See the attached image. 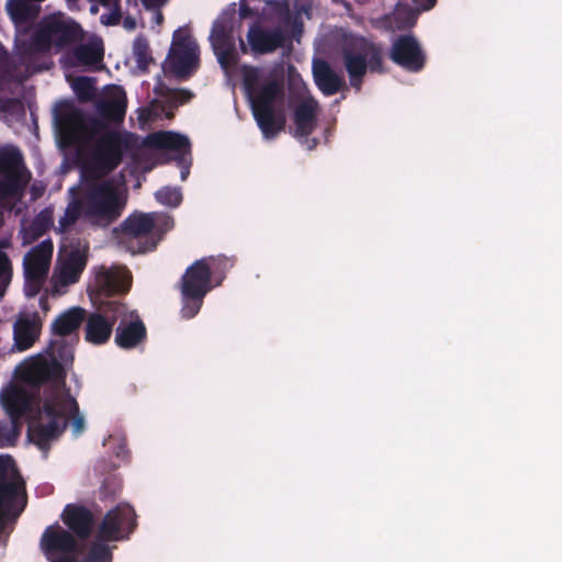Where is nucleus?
I'll list each match as a JSON object with an SVG mask.
<instances>
[{"label":"nucleus","mask_w":562,"mask_h":562,"mask_svg":"<svg viewBox=\"0 0 562 562\" xmlns=\"http://www.w3.org/2000/svg\"><path fill=\"white\" fill-rule=\"evenodd\" d=\"M86 318V310L82 307H72L60 314L52 324V330L59 337H65L75 333Z\"/></svg>","instance_id":"c85d7f7f"},{"label":"nucleus","mask_w":562,"mask_h":562,"mask_svg":"<svg viewBox=\"0 0 562 562\" xmlns=\"http://www.w3.org/2000/svg\"><path fill=\"white\" fill-rule=\"evenodd\" d=\"M172 116H173V114H172V113L167 114V119H171Z\"/></svg>","instance_id":"680f3d73"},{"label":"nucleus","mask_w":562,"mask_h":562,"mask_svg":"<svg viewBox=\"0 0 562 562\" xmlns=\"http://www.w3.org/2000/svg\"><path fill=\"white\" fill-rule=\"evenodd\" d=\"M227 266L225 257H204L186 269L179 281L182 318L191 319L199 314L206 294L221 284V281L212 283L213 276L224 272Z\"/></svg>","instance_id":"7ed1b4c3"},{"label":"nucleus","mask_w":562,"mask_h":562,"mask_svg":"<svg viewBox=\"0 0 562 562\" xmlns=\"http://www.w3.org/2000/svg\"><path fill=\"white\" fill-rule=\"evenodd\" d=\"M155 198L160 204L170 207H178L183 199L180 188L169 186L162 187L156 191Z\"/></svg>","instance_id":"4c0bfd02"},{"label":"nucleus","mask_w":562,"mask_h":562,"mask_svg":"<svg viewBox=\"0 0 562 562\" xmlns=\"http://www.w3.org/2000/svg\"><path fill=\"white\" fill-rule=\"evenodd\" d=\"M59 411L60 418H66L67 423L70 420V426L72 432L76 437H78L85 429V418L80 415L79 405L77 404V409L67 408L66 405H57Z\"/></svg>","instance_id":"58836bf2"},{"label":"nucleus","mask_w":562,"mask_h":562,"mask_svg":"<svg viewBox=\"0 0 562 562\" xmlns=\"http://www.w3.org/2000/svg\"><path fill=\"white\" fill-rule=\"evenodd\" d=\"M95 303L113 300L115 294H124L128 291L130 284L123 276L115 270H102L95 276Z\"/></svg>","instance_id":"393cba45"},{"label":"nucleus","mask_w":562,"mask_h":562,"mask_svg":"<svg viewBox=\"0 0 562 562\" xmlns=\"http://www.w3.org/2000/svg\"><path fill=\"white\" fill-rule=\"evenodd\" d=\"M235 10L223 12L213 23L210 42L220 65L227 68L235 64L234 44Z\"/></svg>","instance_id":"9d476101"},{"label":"nucleus","mask_w":562,"mask_h":562,"mask_svg":"<svg viewBox=\"0 0 562 562\" xmlns=\"http://www.w3.org/2000/svg\"><path fill=\"white\" fill-rule=\"evenodd\" d=\"M133 54L137 64V67L145 71L148 66L154 63V58L150 53L148 41L145 36L138 35L133 43Z\"/></svg>","instance_id":"f704fd0d"},{"label":"nucleus","mask_w":562,"mask_h":562,"mask_svg":"<svg viewBox=\"0 0 562 562\" xmlns=\"http://www.w3.org/2000/svg\"><path fill=\"white\" fill-rule=\"evenodd\" d=\"M144 145L154 149H168L178 154L177 162L181 169L180 178L184 181L190 173V161L186 156L191 154V144L187 136L172 131H158L148 134Z\"/></svg>","instance_id":"ddd939ff"},{"label":"nucleus","mask_w":562,"mask_h":562,"mask_svg":"<svg viewBox=\"0 0 562 562\" xmlns=\"http://www.w3.org/2000/svg\"><path fill=\"white\" fill-rule=\"evenodd\" d=\"M156 225V216L151 213H139L130 215L121 225L122 233L130 239V243H137V247L130 246L133 254L146 252L156 248L157 241H146L140 244L139 239L149 235Z\"/></svg>","instance_id":"a211bd4d"},{"label":"nucleus","mask_w":562,"mask_h":562,"mask_svg":"<svg viewBox=\"0 0 562 562\" xmlns=\"http://www.w3.org/2000/svg\"><path fill=\"white\" fill-rule=\"evenodd\" d=\"M115 329V344L122 349H133L143 344L147 338L145 324L135 311H128L117 319Z\"/></svg>","instance_id":"aec40b11"},{"label":"nucleus","mask_w":562,"mask_h":562,"mask_svg":"<svg viewBox=\"0 0 562 562\" xmlns=\"http://www.w3.org/2000/svg\"><path fill=\"white\" fill-rule=\"evenodd\" d=\"M103 112L112 120L121 121L126 112V103L121 100H112L104 105Z\"/></svg>","instance_id":"c03bdc74"},{"label":"nucleus","mask_w":562,"mask_h":562,"mask_svg":"<svg viewBox=\"0 0 562 562\" xmlns=\"http://www.w3.org/2000/svg\"><path fill=\"white\" fill-rule=\"evenodd\" d=\"M162 19H164L162 13H161L160 11H158V12L156 13V21H157L158 23H160V22L162 21Z\"/></svg>","instance_id":"bf43d9fd"},{"label":"nucleus","mask_w":562,"mask_h":562,"mask_svg":"<svg viewBox=\"0 0 562 562\" xmlns=\"http://www.w3.org/2000/svg\"><path fill=\"white\" fill-rule=\"evenodd\" d=\"M312 71L315 85L325 95H334L346 86L344 77L337 74L324 59H315Z\"/></svg>","instance_id":"a878e982"},{"label":"nucleus","mask_w":562,"mask_h":562,"mask_svg":"<svg viewBox=\"0 0 562 562\" xmlns=\"http://www.w3.org/2000/svg\"><path fill=\"white\" fill-rule=\"evenodd\" d=\"M308 149H314L317 146L318 140L316 138L304 137Z\"/></svg>","instance_id":"6e6d98bb"},{"label":"nucleus","mask_w":562,"mask_h":562,"mask_svg":"<svg viewBox=\"0 0 562 562\" xmlns=\"http://www.w3.org/2000/svg\"><path fill=\"white\" fill-rule=\"evenodd\" d=\"M89 245L80 243L71 247L59 269V282L69 285L78 282L88 262Z\"/></svg>","instance_id":"b1692460"},{"label":"nucleus","mask_w":562,"mask_h":562,"mask_svg":"<svg viewBox=\"0 0 562 562\" xmlns=\"http://www.w3.org/2000/svg\"><path fill=\"white\" fill-rule=\"evenodd\" d=\"M61 520L76 538L87 540L93 532L94 516L80 504H67L61 513Z\"/></svg>","instance_id":"412c9836"},{"label":"nucleus","mask_w":562,"mask_h":562,"mask_svg":"<svg viewBox=\"0 0 562 562\" xmlns=\"http://www.w3.org/2000/svg\"><path fill=\"white\" fill-rule=\"evenodd\" d=\"M37 338V328L31 321H22L14 327V344L18 350L31 348Z\"/></svg>","instance_id":"473e14b6"},{"label":"nucleus","mask_w":562,"mask_h":562,"mask_svg":"<svg viewBox=\"0 0 562 562\" xmlns=\"http://www.w3.org/2000/svg\"><path fill=\"white\" fill-rule=\"evenodd\" d=\"M422 11L418 5L412 8L408 4L398 3L393 12L394 26L400 31L414 27Z\"/></svg>","instance_id":"2f4dec72"},{"label":"nucleus","mask_w":562,"mask_h":562,"mask_svg":"<svg viewBox=\"0 0 562 562\" xmlns=\"http://www.w3.org/2000/svg\"><path fill=\"white\" fill-rule=\"evenodd\" d=\"M318 102L314 98L300 101L293 110L296 137L310 136L317 126Z\"/></svg>","instance_id":"bb28decb"},{"label":"nucleus","mask_w":562,"mask_h":562,"mask_svg":"<svg viewBox=\"0 0 562 562\" xmlns=\"http://www.w3.org/2000/svg\"><path fill=\"white\" fill-rule=\"evenodd\" d=\"M80 35V26L74 22H65L55 18L44 21L38 29L37 42L48 43L49 49L53 44L58 47H66L75 43Z\"/></svg>","instance_id":"6ab92c4d"},{"label":"nucleus","mask_w":562,"mask_h":562,"mask_svg":"<svg viewBox=\"0 0 562 562\" xmlns=\"http://www.w3.org/2000/svg\"><path fill=\"white\" fill-rule=\"evenodd\" d=\"M47 352L52 358L50 362H57L60 363L65 362L67 363L69 360L72 359V352L71 347L64 341V339H56L50 341Z\"/></svg>","instance_id":"e433bc0d"},{"label":"nucleus","mask_w":562,"mask_h":562,"mask_svg":"<svg viewBox=\"0 0 562 562\" xmlns=\"http://www.w3.org/2000/svg\"><path fill=\"white\" fill-rule=\"evenodd\" d=\"M167 0H142L146 9H155L162 5Z\"/></svg>","instance_id":"3c124183"},{"label":"nucleus","mask_w":562,"mask_h":562,"mask_svg":"<svg viewBox=\"0 0 562 562\" xmlns=\"http://www.w3.org/2000/svg\"><path fill=\"white\" fill-rule=\"evenodd\" d=\"M243 81L262 136L266 139L276 138L286 125L283 80L269 77L260 82L259 70L252 67L245 71Z\"/></svg>","instance_id":"f03ea898"},{"label":"nucleus","mask_w":562,"mask_h":562,"mask_svg":"<svg viewBox=\"0 0 562 562\" xmlns=\"http://www.w3.org/2000/svg\"><path fill=\"white\" fill-rule=\"evenodd\" d=\"M52 222V215L47 210L40 212L29 226L23 227V244H32L41 238L49 229Z\"/></svg>","instance_id":"7c9ffc66"},{"label":"nucleus","mask_w":562,"mask_h":562,"mask_svg":"<svg viewBox=\"0 0 562 562\" xmlns=\"http://www.w3.org/2000/svg\"><path fill=\"white\" fill-rule=\"evenodd\" d=\"M240 49L243 53H247V46L243 40L239 41Z\"/></svg>","instance_id":"13d9d810"},{"label":"nucleus","mask_w":562,"mask_h":562,"mask_svg":"<svg viewBox=\"0 0 562 562\" xmlns=\"http://www.w3.org/2000/svg\"><path fill=\"white\" fill-rule=\"evenodd\" d=\"M29 0H10L7 4L8 11L14 21H26L29 19Z\"/></svg>","instance_id":"37998d69"},{"label":"nucleus","mask_w":562,"mask_h":562,"mask_svg":"<svg viewBox=\"0 0 562 562\" xmlns=\"http://www.w3.org/2000/svg\"><path fill=\"white\" fill-rule=\"evenodd\" d=\"M416 5H418L422 10H431L437 0H412Z\"/></svg>","instance_id":"8fccbe9b"},{"label":"nucleus","mask_w":562,"mask_h":562,"mask_svg":"<svg viewBox=\"0 0 562 562\" xmlns=\"http://www.w3.org/2000/svg\"><path fill=\"white\" fill-rule=\"evenodd\" d=\"M106 542L97 540L89 549L87 562H111L112 553Z\"/></svg>","instance_id":"ea45409f"},{"label":"nucleus","mask_w":562,"mask_h":562,"mask_svg":"<svg viewBox=\"0 0 562 562\" xmlns=\"http://www.w3.org/2000/svg\"><path fill=\"white\" fill-rule=\"evenodd\" d=\"M35 288L34 292H32V295H35V293L37 292V288L35 285H33Z\"/></svg>","instance_id":"052dcab7"},{"label":"nucleus","mask_w":562,"mask_h":562,"mask_svg":"<svg viewBox=\"0 0 562 562\" xmlns=\"http://www.w3.org/2000/svg\"><path fill=\"white\" fill-rule=\"evenodd\" d=\"M22 108V102L16 98H0V112L13 113Z\"/></svg>","instance_id":"49530a36"},{"label":"nucleus","mask_w":562,"mask_h":562,"mask_svg":"<svg viewBox=\"0 0 562 562\" xmlns=\"http://www.w3.org/2000/svg\"><path fill=\"white\" fill-rule=\"evenodd\" d=\"M64 375L63 364L44 360L26 363L19 373L22 381L33 386H40L50 380H63Z\"/></svg>","instance_id":"5701e85b"},{"label":"nucleus","mask_w":562,"mask_h":562,"mask_svg":"<svg viewBox=\"0 0 562 562\" xmlns=\"http://www.w3.org/2000/svg\"><path fill=\"white\" fill-rule=\"evenodd\" d=\"M37 36L38 30H36L29 40L20 42L16 45V60L8 63L7 65L5 72L20 82L26 80L37 70L34 65L37 56L50 50L48 43L40 44V42H37Z\"/></svg>","instance_id":"f8f14e48"},{"label":"nucleus","mask_w":562,"mask_h":562,"mask_svg":"<svg viewBox=\"0 0 562 562\" xmlns=\"http://www.w3.org/2000/svg\"><path fill=\"white\" fill-rule=\"evenodd\" d=\"M79 201L83 207V221L93 227H108L122 214L116 188L110 180L94 175L83 176Z\"/></svg>","instance_id":"20e7f679"},{"label":"nucleus","mask_w":562,"mask_h":562,"mask_svg":"<svg viewBox=\"0 0 562 562\" xmlns=\"http://www.w3.org/2000/svg\"><path fill=\"white\" fill-rule=\"evenodd\" d=\"M72 89L81 102L91 101L97 91L94 80L89 77H77L74 80Z\"/></svg>","instance_id":"c9c22d12"},{"label":"nucleus","mask_w":562,"mask_h":562,"mask_svg":"<svg viewBox=\"0 0 562 562\" xmlns=\"http://www.w3.org/2000/svg\"><path fill=\"white\" fill-rule=\"evenodd\" d=\"M124 26L130 30H134L136 26L135 20L133 18H125L124 19Z\"/></svg>","instance_id":"5fc2aeb1"},{"label":"nucleus","mask_w":562,"mask_h":562,"mask_svg":"<svg viewBox=\"0 0 562 562\" xmlns=\"http://www.w3.org/2000/svg\"><path fill=\"white\" fill-rule=\"evenodd\" d=\"M77 409V401L69 391L54 387L38 408L37 416L29 426L30 440L43 451H47L50 442L58 439L67 427V419L60 418L57 405Z\"/></svg>","instance_id":"39448f33"},{"label":"nucleus","mask_w":562,"mask_h":562,"mask_svg":"<svg viewBox=\"0 0 562 562\" xmlns=\"http://www.w3.org/2000/svg\"><path fill=\"white\" fill-rule=\"evenodd\" d=\"M23 157L19 149L0 150V199L14 196L21 190L20 171Z\"/></svg>","instance_id":"dca6fc26"},{"label":"nucleus","mask_w":562,"mask_h":562,"mask_svg":"<svg viewBox=\"0 0 562 562\" xmlns=\"http://www.w3.org/2000/svg\"><path fill=\"white\" fill-rule=\"evenodd\" d=\"M40 547L47 560L57 555H79L83 552V546L77 538L58 524L46 527L41 537Z\"/></svg>","instance_id":"4468645a"},{"label":"nucleus","mask_w":562,"mask_h":562,"mask_svg":"<svg viewBox=\"0 0 562 562\" xmlns=\"http://www.w3.org/2000/svg\"><path fill=\"white\" fill-rule=\"evenodd\" d=\"M289 36L286 32L276 26L265 29L258 23H252L247 32V42L255 55H267L284 47Z\"/></svg>","instance_id":"f3484780"},{"label":"nucleus","mask_w":562,"mask_h":562,"mask_svg":"<svg viewBox=\"0 0 562 562\" xmlns=\"http://www.w3.org/2000/svg\"><path fill=\"white\" fill-rule=\"evenodd\" d=\"M7 485L15 487V498L24 493V482L15 469L14 460L10 456H0V487Z\"/></svg>","instance_id":"c756f323"},{"label":"nucleus","mask_w":562,"mask_h":562,"mask_svg":"<svg viewBox=\"0 0 562 562\" xmlns=\"http://www.w3.org/2000/svg\"><path fill=\"white\" fill-rule=\"evenodd\" d=\"M238 14H239V18L241 20H244V19H247V18H251L255 14V12L249 7V4L246 2V0H241L240 4H239Z\"/></svg>","instance_id":"09e8293b"},{"label":"nucleus","mask_w":562,"mask_h":562,"mask_svg":"<svg viewBox=\"0 0 562 562\" xmlns=\"http://www.w3.org/2000/svg\"><path fill=\"white\" fill-rule=\"evenodd\" d=\"M199 66V46L189 35L175 32L169 52V70L179 78H189Z\"/></svg>","instance_id":"1a4fd4ad"},{"label":"nucleus","mask_w":562,"mask_h":562,"mask_svg":"<svg viewBox=\"0 0 562 562\" xmlns=\"http://www.w3.org/2000/svg\"><path fill=\"white\" fill-rule=\"evenodd\" d=\"M0 400L10 422L18 427L21 418L33 411V395L24 387L11 386L3 390Z\"/></svg>","instance_id":"4be33fe9"},{"label":"nucleus","mask_w":562,"mask_h":562,"mask_svg":"<svg viewBox=\"0 0 562 562\" xmlns=\"http://www.w3.org/2000/svg\"><path fill=\"white\" fill-rule=\"evenodd\" d=\"M12 278V263L9 256L0 250V296L3 295Z\"/></svg>","instance_id":"a19ab883"},{"label":"nucleus","mask_w":562,"mask_h":562,"mask_svg":"<svg viewBox=\"0 0 562 562\" xmlns=\"http://www.w3.org/2000/svg\"><path fill=\"white\" fill-rule=\"evenodd\" d=\"M390 59L409 72L422 71L427 61V55L416 36L412 33L398 35L392 43Z\"/></svg>","instance_id":"9b49d317"},{"label":"nucleus","mask_w":562,"mask_h":562,"mask_svg":"<svg viewBox=\"0 0 562 562\" xmlns=\"http://www.w3.org/2000/svg\"><path fill=\"white\" fill-rule=\"evenodd\" d=\"M53 249L52 240L47 239L33 247L24 256L23 268L27 284L41 288L49 269Z\"/></svg>","instance_id":"2eb2a0df"},{"label":"nucleus","mask_w":562,"mask_h":562,"mask_svg":"<svg viewBox=\"0 0 562 562\" xmlns=\"http://www.w3.org/2000/svg\"><path fill=\"white\" fill-rule=\"evenodd\" d=\"M161 224L164 225L165 229L168 231L173 226V218L169 215H164L161 217Z\"/></svg>","instance_id":"603ef678"},{"label":"nucleus","mask_w":562,"mask_h":562,"mask_svg":"<svg viewBox=\"0 0 562 562\" xmlns=\"http://www.w3.org/2000/svg\"><path fill=\"white\" fill-rule=\"evenodd\" d=\"M49 561H50V562H79L76 558H74V557H72V558H70V557H68V555H63V557H60V558H58V559H55V558H54V559H52V560H49Z\"/></svg>","instance_id":"864d4df0"},{"label":"nucleus","mask_w":562,"mask_h":562,"mask_svg":"<svg viewBox=\"0 0 562 562\" xmlns=\"http://www.w3.org/2000/svg\"><path fill=\"white\" fill-rule=\"evenodd\" d=\"M125 313L126 304L121 300L102 301L95 312L86 314L85 339L93 345L108 342L115 323Z\"/></svg>","instance_id":"0eeeda50"},{"label":"nucleus","mask_w":562,"mask_h":562,"mask_svg":"<svg viewBox=\"0 0 562 562\" xmlns=\"http://www.w3.org/2000/svg\"><path fill=\"white\" fill-rule=\"evenodd\" d=\"M104 56L103 43L101 40H92L72 48L69 53V60L72 66L97 67L102 63Z\"/></svg>","instance_id":"cd10ccee"},{"label":"nucleus","mask_w":562,"mask_h":562,"mask_svg":"<svg viewBox=\"0 0 562 562\" xmlns=\"http://www.w3.org/2000/svg\"><path fill=\"white\" fill-rule=\"evenodd\" d=\"M83 218V207L79 201V198H75L70 201L64 212V215L58 220V229L60 233H66L70 229L77 221Z\"/></svg>","instance_id":"72a5a7b5"},{"label":"nucleus","mask_w":562,"mask_h":562,"mask_svg":"<svg viewBox=\"0 0 562 562\" xmlns=\"http://www.w3.org/2000/svg\"><path fill=\"white\" fill-rule=\"evenodd\" d=\"M113 4H114V10L111 12V14L108 18V21L105 22L106 24H110V25L117 24L121 19V10H120L119 1L117 0L114 1Z\"/></svg>","instance_id":"de8ad7c7"},{"label":"nucleus","mask_w":562,"mask_h":562,"mask_svg":"<svg viewBox=\"0 0 562 562\" xmlns=\"http://www.w3.org/2000/svg\"><path fill=\"white\" fill-rule=\"evenodd\" d=\"M171 106H178L191 100L193 94L186 89L169 90Z\"/></svg>","instance_id":"a18cd8bd"},{"label":"nucleus","mask_w":562,"mask_h":562,"mask_svg":"<svg viewBox=\"0 0 562 562\" xmlns=\"http://www.w3.org/2000/svg\"><path fill=\"white\" fill-rule=\"evenodd\" d=\"M55 122L61 139L68 145L95 138L92 165L82 171V176L103 177L114 171L123 160L128 146V135L117 131H106L105 124L98 117L86 119L85 113L69 102L55 109Z\"/></svg>","instance_id":"f257e3e1"},{"label":"nucleus","mask_w":562,"mask_h":562,"mask_svg":"<svg viewBox=\"0 0 562 562\" xmlns=\"http://www.w3.org/2000/svg\"><path fill=\"white\" fill-rule=\"evenodd\" d=\"M136 525L134 508L128 504L121 503L104 515L97 528L95 539L99 541L128 539Z\"/></svg>","instance_id":"6e6552de"},{"label":"nucleus","mask_w":562,"mask_h":562,"mask_svg":"<svg viewBox=\"0 0 562 562\" xmlns=\"http://www.w3.org/2000/svg\"><path fill=\"white\" fill-rule=\"evenodd\" d=\"M19 436V427L10 423H0V448L13 446Z\"/></svg>","instance_id":"79ce46f5"},{"label":"nucleus","mask_w":562,"mask_h":562,"mask_svg":"<svg viewBox=\"0 0 562 562\" xmlns=\"http://www.w3.org/2000/svg\"><path fill=\"white\" fill-rule=\"evenodd\" d=\"M302 27H303L302 23H297V22L293 23V25H292L293 35L295 36L296 34H301Z\"/></svg>","instance_id":"4d7b16f0"},{"label":"nucleus","mask_w":562,"mask_h":562,"mask_svg":"<svg viewBox=\"0 0 562 562\" xmlns=\"http://www.w3.org/2000/svg\"><path fill=\"white\" fill-rule=\"evenodd\" d=\"M341 55L350 86L356 91L361 90L368 70L378 74L385 71L382 47L363 36L346 38L341 47Z\"/></svg>","instance_id":"423d86ee"}]
</instances>
